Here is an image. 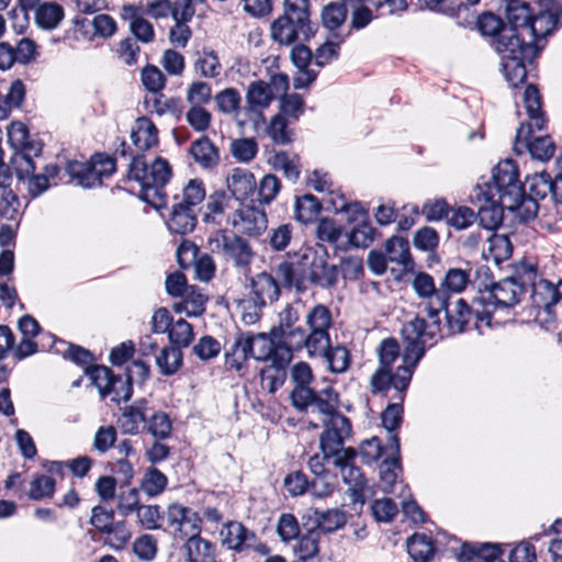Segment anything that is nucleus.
<instances>
[{
	"label": "nucleus",
	"instance_id": "1",
	"mask_svg": "<svg viewBox=\"0 0 562 562\" xmlns=\"http://www.w3.org/2000/svg\"><path fill=\"white\" fill-rule=\"evenodd\" d=\"M300 318V310L286 304L279 313V325L269 335L289 339L296 348H306L307 355H319L327 344L328 329L334 323L330 310L324 304L311 307L305 315L306 329L297 325Z\"/></svg>",
	"mask_w": 562,
	"mask_h": 562
},
{
	"label": "nucleus",
	"instance_id": "2",
	"mask_svg": "<svg viewBox=\"0 0 562 562\" xmlns=\"http://www.w3.org/2000/svg\"><path fill=\"white\" fill-rule=\"evenodd\" d=\"M414 291L419 297L427 299V318L416 316L414 319L405 323L402 327L403 339H418L429 346H434L441 338V321L439 314L446 306L449 295L439 288L437 289L434 278L426 272H418L412 282Z\"/></svg>",
	"mask_w": 562,
	"mask_h": 562
},
{
	"label": "nucleus",
	"instance_id": "3",
	"mask_svg": "<svg viewBox=\"0 0 562 562\" xmlns=\"http://www.w3.org/2000/svg\"><path fill=\"white\" fill-rule=\"evenodd\" d=\"M522 34L521 29L504 27L491 45L501 57L502 71L509 87L516 88L527 77L526 63H531L541 50Z\"/></svg>",
	"mask_w": 562,
	"mask_h": 562
},
{
	"label": "nucleus",
	"instance_id": "4",
	"mask_svg": "<svg viewBox=\"0 0 562 562\" xmlns=\"http://www.w3.org/2000/svg\"><path fill=\"white\" fill-rule=\"evenodd\" d=\"M405 347L402 353L403 363L397 367L393 373L391 368L379 366L371 375L370 386L372 393H382L393 387L397 392V398L403 402L405 392L412 380L417 363L425 355L426 348L430 347L425 341L418 339H403Z\"/></svg>",
	"mask_w": 562,
	"mask_h": 562
},
{
	"label": "nucleus",
	"instance_id": "5",
	"mask_svg": "<svg viewBox=\"0 0 562 562\" xmlns=\"http://www.w3.org/2000/svg\"><path fill=\"white\" fill-rule=\"evenodd\" d=\"M172 175L169 162L157 157L150 165L144 156H135L128 165V179L139 183V198L155 209L166 204L164 187Z\"/></svg>",
	"mask_w": 562,
	"mask_h": 562
},
{
	"label": "nucleus",
	"instance_id": "6",
	"mask_svg": "<svg viewBox=\"0 0 562 562\" xmlns=\"http://www.w3.org/2000/svg\"><path fill=\"white\" fill-rule=\"evenodd\" d=\"M308 7V0H284L283 14L271 24L272 38L282 45L308 41L315 32Z\"/></svg>",
	"mask_w": 562,
	"mask_h": 562
},
{
	"label": "nucleus",
	"instance_id": "7",
	"mask_svg": "<svg viewBox=\"0 0 562 562\" xmlns=\"http://www.w3.org/2000/svg\"><path fill=\"white\" fill-rule=\"evenodd\" d=\"M526 289L516 278H505L481 291L474 297L475 317L479 322L491 325V317L497 308H510L518 304Z\"/></svg>",
	"mask_w": 562,
	"mask_h": 562
},
{
	"label": "nucleus",
	"instance_id": "8",
	"mask_svg": "<svg viewBox=\"0 0 562 562\" xmlns=\"http://www.w3.org/2000/svg\"><path fill=\"white\" fill-rule=\"evenodd\" d=\"M207 248L211 252L223 256L225 260L232 261L235 267L243 270H248L255 257L250 244L245 238L223 229L210 234Z\"/></svg>",
	"mask_w": 562,
	"mask_h": 562
},
{
	"label": "nucleus",
	"instance_id": "9",
	"mask_svg": "<svg viewBox=\"0 0 562 562\" xmlns=\"http://www.w3.org/2000/svg\"><path fill=\"white\" fill-rule=\"evenodd\" d=\"M115 171V159L95 154L90 162L69 161L65 172L69 180H76L77 184L90 189L102 184V179L110 177Z\"/></svg>",
	"mask_w": 562,
	"mask_h": 562
},
{
	"label": "nucleus",
	"instance_id": "10",
	"mask_svg": "<svg viewBox=\"0 0 562 562\" xmlns=\"http://www.w3.org/2000/svg\"><path fill=\"white\" fill-rule=\"evenodd\" d=\"M493 182L503 205L512 211L520 206L525 189L518 180V169L514 160L506 159L493 169Z\"/></svg>",
	"mask_w": 562,
	"mask_h": 562
},
{
	"label": "nucleus",
	"instance_id": "11",
	"mask_svg": "<svg viewBox=\"0 0 562 562\" xmlns=\"http://www.w3.org/2000/svg\"><path fill=\"white\" fill-rule=\"evenodd\" d=\"M291 401L296 409L307 413H318L323 416L322 419H327L339 413L338 394L330 386L321 391H314L313 389L292 390Z\"/></svg>",
	"mask_w": 562,
	"mask_h": 562
},
{
	"label": "nucleus",
	"instance_id": "12",
	"mask_svg": "<svg viewBox=\"0 0 562 562\" xmlns=\"http://www.w3.org/2000/svg\"><path fill=\"white\" fill-rule=\"evenodd\" d=\"M352 8L350 27L359 31L373 20L372 9L376 16L403 12L407 8L406 0H344Z\"/></svg>",
	"mask_w": 562,
	"mask_h": 562
},
{
	"label": "nucleus",
	"instance_id": "13",
	"mask_svg": "<svg viewBox=\"0 0 562 562\" xmlns=\"http://www.w3.org/2000/svg\"><path fill=\"white\" fill-rule=\"evenodd\" d=\"M324 431L319 437V448L326 457H333V460L340 457L341 451H346L344 442L351 436L350 420L338 413L327 419H322Z\"/></svg>",
	"mask_w": 562,
	"mask_h": 562
},
{
	"label": "nucleus",
	"instance_id": "14",
	"mask_svg": "<svg viewBox=\"0 0 562 562\" xmlns=\"http://www.w3.org/2000/svg\"><path fill=\"white\" fill-rule=\"evenodd\" d=\"M311 251H305L295 260H283L273 267V272L281 280L284 289L294 288L297 292H304L310 285Z\"/></svg>",
	"mask_w": 562,
	"mask_h": 562
},
{
	"label": "nucleus",
	"instance_id": "15",
	"mask_svg": "<svg viewBox=\"0 0 562 562\" xmlns=\"http://www.w3.org/2000/svg\"><path fill=\"white\" fill-rule=\"evenodd\" d=\"M358 452L348 447L341 451L340 457L333 460L334 465L339 470L342 482L348 485L353 502H362L363 490L367 485L362 470L356 464Z\"/></svg>",
	"mask_w": 562,
	"mask_h": 562
},
{
	"label": "nucleus",
	"instance_id": "16",
	"mask_svg": "<svg viewBox=\"0 0 562 562\" xmlns=\"http://www.w3.org/2000/svg\"><path fill=\"white\" fill-rule=\"evenodd\" d=\"M390 457L380 464V479L381 488L386 494H396V488H400L398 496H405L407 486L402 482H397L398 474L402 472L400 461V438L397 435H392L391 443L389 445Z\"/></svg>",
	"mask_w": 562,
	"mask_h": 562
},
{
	"label": "nucleus",
	"instance_id": "17",
	"mask_svg": "<svg viewBox=\"0 0 562 562\" xmlns=\"http://www.w3.org/2000/svg\"><path fill=\"white\" fill-rule=\"evenodd\" d=\"M538 5L540 8L539 12L537 14L531 13L530 22L528 25H524L521 31L533 44L541 46L542 49L541 41L550 35L557 26L561 25V22L555 12H553V9L550 8L548 0H540Z\"/></svg>",
	"mask_w": 562,
	"mask_h": 562
},
{
	"label": "nucleus",
	"instance_id": "18",
	"mask_svg": "<svg viewBox=\"0 0 562 562\" xmlns=\"http://www.w3.org/2000/svg\"><path fill=\"white\" fill-rule=\"evenodd\" d=\"M233 227L240 234L258 237L268 227V217L263 210L255 205H241L232 215Z\"/></svg>",
	"mask_w": 562,
	"mask_h": 562
},
{
	"label": "nucleus",
	"instance_id": "19",
	"mask_svg": "<svg viewBox=\"0 0 562 562\" xmlns=\"http://www.w3.org/2000/svg\"><path fill=\"white\" fill-rule=\"evenodd\" d=\"M532 127L529 123H521L517 130L514 149L520 154L524 149H528L530 155L541 161L549 160L555 150L554 143L550 137H537L530 140Z\"/></svg>",
	"mask_w": 562,
	"mask_h": 562
},
{
	"label": "nucleus",
	"instance_id": "20",
	"mask_svg": "<svg viewBox=\"0 0 562 562\" xmlns=\"http://www.w3.org/2000/svg\"><path fill=\"white\" fill-rule=\"evenodd\" d=\"M168 527L178 533L183 539L191 532H200L201 518L192 509L179 504H171L168 506L166 513L161 515Z\"/></svg>",
	"mask_w": 562,
	"mask_h": 562
},
{
	"label": "nucleus",
	"instance_id": "21",
	"mask_svg": "<svg viewBox=\"0 0 562 562\" xmlns=\"http://www.w3.org/2000/svg\"><path fill=\"white\" fill-rule=\"evenodd\" d=\"M12 164L16 177L19 180L26 183V189L31 196L36 198L48 189L49 182L47 181V176L34 173L36 167L33 158L29 154L24 153L12 158Z\"/></svg>",
	"mask_w": 562,
	"mask_h": 562
},
{
	"label": "nucleus",
	"instance_id": "22",
	"mask_svg": "<svg viewBox=\"0 0 562 562\" xmlns=\"http://www.w3.org/2000/svg\"><path fill=\"white\" fill-rule=\"evenodd\" d=\"M282 288L281 280H279L273 272V268L270 272L262 271L248 279V293L252 295L255 300H259L267 305L279 300Z\"/></svg>",
	"mask_w": 562,
	"mask_h": 562
},
{
	"label": "nucleus",
	"instance_id": "23",
	"mask_svg": "<svg viewBox=\"0 0 562 562\" xmlns=\"http://www.w3.org/2000/svg\"><path fill=\"white\" fill-rule=\"evenodd\" d=\"M329 459H333V457H326L325 453L322 456L315 453L308 460V468L315 475V479L311 482V491L316 497H326L334 492L335 476L325 467V461Z\"/></svg>",
	"mask_w": 562,
	"mask_h": 562
},
{
	"label": "nucleus",
	"instance_id": "24",
	"mask_svg": "<svg viewBox=\"0 0 562 562\" xmlns=\"http://www.w3.org/2000/svg\"><path fill=\"white\" fill-rule=\"evenodd\" d=\"M338 276L337 266L328 263L324 257L311 251L310 284L330 290L337 285Z\"/></svg>",
	"mask_w": 562,
	"mask_h": 562
},
{
	"label": "nucleus",
	"instance_id": "25",
	"mask_svg": "<svg viewBox=\"0 0 562 562\" xmlns=\"http://www.w3.org/2000/svg\"><path fill=\"white\" fill-rule=\"evenodd\" d=\"M251 333L239 331L225 351V366L229 370L240 372L246 368L247 361L252 358L251 353Z\"/></svg>",
	"mask_w": 562,
	"mask_h": 562
},
{
	"label": "nucleus",
	"instance_id": "26",
	"mask_svg": "<svg viewBox=\"0 0 562 562\" xmlns=\"http://www.w3.org/2000/svg\"><path fill=\"white\" fill-rule=\"evenodd\" d=\"M221 537L223 544L238 552L252 548L257 540L256 533L239 521L226 522L221 530Z\"/></svg>",
	"mask_w": 562,
	"mask_h": 562
},
{
	"label": "nucleus",
	"instance_id": "27",
	"mask_svg": "<svg viewBox=\"0 0 562 562\" xmlns=\"http://www.w3.org/2000/svg\"><path fill=\"white\" fill-rule=\"evenodd\" d=\"M474 302L469 307L463 299H458L454 304L446 301V306L441 311L446 312V329L448 335H456L464 331L471 316L475 315Z\"/></svg>",
	"mask_w": 562,
	"mask_h": 562
},
{
	"label": "nucleus",
	"instance_id": "28",
	"mask_svg": "<svg viewBox=\"0 0 562 562\" xmlns=\"http://www.w3.org/2000/svg\"><path fill=\"white\" fill-rule=\"evenodd\" d=\"M557 292V285L549 282L548 280H539L532 284L531 302L536 308L543 310L548 316H554L555 310H559V297Z\"/></svg>",
	"mask_w": 562,
	"mask_h": 562
},
{
	"label": "nucleus",
	"instance_id": "29",
	"mask_svg": "<svg viewBox=\"0 0 562 562\" xmlns=\"http://www.w3.org/2000/svg\"><path fill=\"white\" fill-rule=\"evenodd\" d=\"M246 110L262 116V110L267 109L274 97L268 83L263 80L251 81L246 91Z\"/></svg>",
	"mask_w": 562,
	"mask_h": 562
},
{
	"label": "nucleus",
	"instance_id": "30",
	"mask_svg": "<svg viewBox=\"0 0 562 562\" xmlns=\"http://www.w3.org/2000/svg\"><path fill=\"white\" fill-rule=\"evenodd\" d=\"M30 134L25 124L21 122H13L8 128V138L10 144L15 148L13 158L21 154H29L38 156L42 151V147L37 143L29 140Z\"/></svg>",
	"mask_w": 562,
	"mask_h": 562
},
{
	"label": "nucleus",
	"instance_id": "31",
	"mask_svg": "<svg viewBox=\"0 0 562 562\" xmlns=\"http://www.w3.org/2000/svg\"><path fill=\"white\" fill-rule=\"evenodd\" d=\"M198 223L196 210L175 203L168 221L170 232L179 235L191 233Z\"/></svg>",
	"mask_w": 562,
	"mask_h": 562
},
{
	"label": "nucleus",
	"instance_id": "32",
	"mask_svg": "<svg viewBox=\"0 0 562 562\" xmlns=\"http://www.w3.org/2000/svg\"><path fill=\"white\" fill-rule=\"evenodd\" d=\"M131 138L137 149L147 150L158 144V130L150 119L142 116L135 121Z\"/></svg>",
	"mask_w": 562,
	"mask_h": 562
},
{
	"label": "nucleus",
	"instance_id": "33",
	"mask_svg": "<svg viewBox=\"0 0 562 562\" xmlns=\"http://www.w3.org/2000/svg\"><path fill=\"white\" fill-rule=\"evenodd\" d=\"M200 532H191L188 538L184 550L188 562H211L215 559V546L200 537Z\"/></svg>",
	"mask_w": 562,
	"mask_h": 562
},
{
	"label": "nucleus",
	"instance_id": "34",
	"mask_svg": "<svg viewBox=\"0 0 562 562\" xmlns=\"http://www.w3.org/2000/svg\"><path fill=\"white\" fill-rule=\"evenodd\" d=\"M311 358H323L327 362L330 371L335 373L345 372L350 366V352L341 345L331 346L330 336L328 335L327 344L319 355H308Z\"/></svg>",
	"mask_w": 562,
	"mask_h": 562
},
{
	"label": "nucleus",
	"instance_id": "35",
	"mask_svg": "<svg viewBox=\"0 0 562 562\" xmlns=\"http://www.w3.org/2000/svg\"><path fill=\"white\" fill-rule=\"evenodd\" d=\"M255 176L245 169L235 168L227 178V188L236 200H245L249 198L256 189Z\"/></svg>",
	"mask_w": 562,
	"mask_h": 562
},
{
	"label": "nucleus",
	"instance_id": "36",
	"mask_svg": "<svg viewBox=\"0 0 562 562\" xmlns=\"http://www.w3.org/2000/svg\"><path fill=\"white\" fill-rule=\"evenodd\" d=\"M482 194L484 202L479 206L475 213L476 220H479L482 227L487 231H493L503 222V210L507 207L499 201L495 202L487 193Z\"/></svg>",
	"mask_w": 562,
	"mask_h": 562
},
{
	"label": "nucleus",
	"instance_id": "37",
	"mask_svg": "<svg viewBox=\"0 0 562 562\" xmlns=\"http://www.w3.org/2000/svg\"><path fill=\"white\" fill-rule=\"evenodd\" d=\"M147 402L145 400L136 401L127 406L122 414V428L126 434L135 435L140 427L146 426Z\"/></svg>",
	"mask_w": 562,
	"mask_h": 562
},
{
	"label": "nucleus",
	"instance_id": "38",
	"mask_svg": "<svg viewBox=\"0 0 562 562\" xmlns=\"http://www.w3.org/2000/svg\"><path fill=\"white\" fill-rule=\"evenodd\" d=\"M524 103L529 116V124L537 130H542L546 125L544 113L541 110V97L533 85H528L524 92Z\"/></svg>",
	"mask_w": 562,
	"mask_h": 562
},
{
	"label": "nucleus",
	"instance_id": "39",
	"mask_svg": "<svg viewBox=\"0 0 562 562\" xmlns=\"http://www.w3.org/2000/svg\"><path fill=\"white\" fill-rule=\"evenodd\" d=\"M385 251L389 261L400 263L406 271L413 270L414 261L406 239L397 236L390 238L386 241Z\"/></svg>",
	"mask_w": 562,
	"mask_h": 562
},
{
	"label": "nucleus",
	"instance_id": "40",
	"mask_svg": "<svg viewBox=\"0 0 562 562\" xmlns=\"http://www.w3.org/2000/svg\"><path fill=\"white\" fill-rule=\"evenodd\" d=\"M162 93L150 94L145 98V108L149 113H156L159 116L171 114L180 116L182 112V102L180 98H169L162 100Z\"/></svg>",
	"mask_w": 562,
	"mask_h": 562
},
{
	"label": "nucleus",
	"instance_id": "41",
	"mask_svg": "<svg viewBox=\"0 0 562 562\" xmlns=\"http://www.w3.org/2000/svg\"><path fill=\"white\" fill-rule=\"evenodd\" d=\"M407 552L416 562H429L435 553L431 539L424 533H415L407 539Z\"/></svg>",
	"mask_w": 562,
	"mask_h": 562
},
{
	"label": "nucleus",
	"instance_id": "42",
	"mask_svg": "<svg viewBox=\"0 0 562 562\" xmlns=\"http://www.w3.org/2000/svg\"><path fill=\"white\" fill-rule=\"evenodd\" d=\"M315 520L317 522L316 528L313 530H318L319 535L322 532L330 533L346 525V515L342 510L334 508L327 510H318L314 512Z\"/></svg>",
	"mask_w": 562,
	"mask_h": 562
},
{
	"label": "nucleus",
	"instance_id": "43",
	"mask_svg": "<svg viewBox=\"0 0 562 562\" xmlns=\"http://www.w3.org/2000/svg\"><path fill=\"white\" fill-rule=\"evenodd\" d=\"M194 70L201 77L216 78L222 72V65L217 54L213 49L203 48L198 53V57L193 64Z\"/></svg>",
	"mask_w": 562,
	"mask_h": 562
},
{
	"label": "nucleus",
	"instance_id": "44",
	"mask_svg": "<svg viewBox=\"0 0 562 562\" xmlns=\"http://www.w3.org/2000/svg\"><path fill=\"white\" fill-rule=\"evenodd\" d=\"M122 16L130 19V29L135 37L144 43H150L154 40L153 25L142 16H138L135 7H124Z\"/></svg>",
	"mask_w": 562,
	"mask_h": 562
},
{
	"label": "nucleus",
	"instance_id": "45",
	"mask_svg": "<svg viewBox=\"0 0 562 562\" xmlns=\"http://www.w3.org/2000/svg\"><path fill=\"white\" fill-rule=\"evenodd\" d=\"M190 153L202 167H211L217 162V150L207 137H201L192 143Z\"/></svg>",
	"mask_w": 562,
	"mask_h": 562
},
{
	"label": "nucleus",
	"instance_id": "46",
	"mask_svg": "<svg viewBox=\"0 0 562 562\" xmlns=\"http://www.w3.org/2000/svg\"><path fill=\"white\" fill-rule=\"evenodd\" d=\"M156 364L162 375H172L182 366V351L173 346L165 347L156 357Z\"/></svg>",
	"mask_w": 562,
	"mask_h": 562
},
{
	"label": "nucleus",
	"instance_id": "47",
	"mask_svg": "<svg viewBox=\"0 0 562 562\" xmlns=\"http://www.w3.org/2000/svg\"><path fill=\"white\" fill-rule=\"evenodd\" d=\"M321 210L319 201L312 194H305L295 201V218L301 223H312L317 218Z\"/></svg>",
	"mask_w": 562,
	"mask_h": 562
},
{
	"label": "nucleus",
	"instance_id": "48",
	"mask_svg": "<svg viewBox=\"0 0 562 562\" xmlns=\"http://www.w3.org/2000/svg\"><path fill=\"white\" fill-rule=\"evenodd\" d=\"M506 18L507 27L522 29L531 20V10L527 2L520 0H507Z\"/></svg>",
	"mask_w": 562,
	"mask_h": 562
},
{
	"label": "nucleus",
	"instance_id": "49",
	"mask_svg": "<svg viewBox=\"0 0 562 562\" xmlns=\"http://www.w3.org/2000/svg\"><path fill=\"white\" fill-rule=\"evenodd\" d=\"M64 16L63 8L56 3H43L35 12V21L42 29H55Z\"/></svg>",
	"mask_w": 562,
	"mask_h": 562
},
{
	"label": "nucleus",
	"instance_id": "50",
	"mask_svg": "<svg viewBox=\"0 0 562 562\" xmlns=\"http://www.w3.org/2000/svg\"><path fill=\"white\" fill-rule=\"evenodd\" d=\"M462 557L468 560L473 558L482 559L483 562H488L494 559H501L502 549L497 544L480 543V544H468L462 546Z\"/></svg>",
	"mask_w": 562,
	"mask_h": 562
},
{
	"label": "nucleus",
	"instance_id": "51",
	"mask_svg": "<svg viewBox=\"0 0 562 562\" xmlns=\"http://www.w3.org/2000/svg\"><path fill=\"white\" fill-rule=\"evenodd\" d=\"M279 342H274L273 352L270 357V366L278 369L286 370L288 364L291 362L293 352L302 351L305 348H296L289 339H279Z\"/></svg>",
	"mask_w": 562,
	"mask_h": 562
},
{
	"label": "nucleus",
	"instance_id": "52",
	"mask_svg": "<svg viewBox=\"0 0 562 562\" xmlns=\"http://www.w3.org/2000/svg\"><path fill=\"white\" fill-rule=\"evenodd\" d=\"M347 5L348 4L345 1L328 3L322 12V19L325 27L330 31L339 29L346 21Z\"/></svg>",
	"mask_w": 562,
	"mask_h": 562
},
{
	"label": "nucleus",
	"instance_id": "53",
	"mask_svg": "<svg viewBox=\"0 0 562 562\" xmlns=\"http://www.w3.org/2000/svg\"><path fill=\"white\" fill-rule=\"evenodd\" d=\"M319 531L313 529L302 536L294 548L297 558L308 561L316 557L319 552Z\"/></svg>",
	"mask_w": 562,
	"mask_h": 562
},
{
	"label": "nucleus",
	"instance_id": "54",
	"mask_svg": "<svg viewBox=\"0 0 562 562\" xmlns=\"http://www.w3.org/2000/svg\"><path fill=\"white\" fill-rule=\"evenodd\" d=\"M469 282L470 273L468 270L452 268L446 272L440 288L446 294H448V292L460 293L467 288Z\"/></svg>",
	"mask_w": 562,
	"mask_h": 562
},
{
	"label": "nucleus",
	"instance_id": "55",
	"mask_svg": "<svg viewBox=\"0 0 562 562\" xmlns=\"http://www.w3.org/2000/svg\"><path fill=\"white\" fill-rule=\"evenodd\" d=\"M374 227L367 220H361L351 228L348 240L357 248H367L374 240Z\"/></svg>",
	"mask_w": 562,
	"mask_h": 562
},
{
	"label": "nucleus",
	"instance_id": "56",
	"mask_svg": "<svg viewBox=\"0 0 562 562\" xmlns=\"http://www.w3.org/2000/svg\"><path fill=\"white\" fill-rule=\"evenodd\" d=\"M193 336L194 334L191 324L183 318L175 322L168 333V337L172 346L180 350L182 347H188L191 344Z\"/></svg>",
	"mask_w": 562,
	"mask_h": 562
},
{
	"label": "nucleus",
	"instance_id": "57",
	"mask_svg": "<svg viewBox=\"0 0 562 562\" xmlns=\"http://www.w3.org/2000/svg\"><path fill=\"white\" fill-rule=\"evenodd\" d=\"M229 151L239 162H250L258 153V144L254 138H237L231 142Z\"/></svg>",
	"mask_w": 562,
	"mask_h": 562
},
{
	"label": "nucleus",
	"instance_id": "58",
	"mask_svg": "<svg viewBox=\"0 0 562 562\" xmlns=\"http://www.w3.org/2000/svg\"><path fill=\"white\" fill-rule=\"evenodd\" d=\"M525 186H527L529 194L533 199H544L549 193L552 194V179L548 172L527 177Z\"/></svg>",
	"mask_w": 562,
	"mask_h": 562
},
{
	"label": "nucleus",
	"instance_id": "59",
	"mask_svg": "<svg viewBox=\"0 0 562 562\" xmlns=\"http://www.w3.org/2000/svg\"><path fill=\"white\" fill-rule=\"evenodd\" d=\"M488 251L496 263H501L510 258L513 245L508 236L493 234L488 238Z\"/></svg>",
	"mask_w": 562,
	"mask_h": 562
},
{
	"label": "nucleus",
	"instance_id": "60",
	"mask_svg": "<svg viewBox=\"0 0 562 562\" xmlns=\"http://www.w3.org/2000/svg\"><path fill=\"white\" fill-rule=\"evenodd\" d=\"M205 188L202 180L191 179L182 190V198L178 202L184 206L196 210L198 205L205 199Z\"/></svg>",
	"mask_w": 562,
	"mask_h": 562
},
{
	"label": "nucleus",
	"instance_id": "61",
	"mask_svg": "<svg viewBox=\"0 0 562 562\" xmlns=\"http://www.w3.org/2000/svg\"><path fill=\"white\" fill-rule=\"evenodd\" d=\"M286 379V370L278 369L270 364L260 370L261 389L273 394L280 389Z\"/></svg>",
	"mask_w": 562,
	"mask_h": 562
},
{
	"label": "nucleus",
	"instance_id": "62",
	"mask_svg": "<svg viewBox=\"0 0 562 562\" xmlns=\"http://www.w3.org/2000/svg\"><path fill=\"white\" fill-rule=\"evenodd\" d=\"M214 101L220 112L233 114L238 112L241 98L235 88H226L215 94Z\"/></svg>",
	"mask_w": 562,
	"mask_h": 562
},
{
	"label": "nucleus",
	"instance_id": "63",
	"mask_svg": "<svg viewBox=\"0 0 562 562\" xmlns=\"http://www.w3.org/2000/svg\"><path fill=\"white\" fill-rule=\"evenodd\" d=\"M293 237V226L289 223L272 227L268 233V243L272 250L282 251L291 243Z\"/></svg>",
	"mask_w": 562,
	"mask_h": 562
},
{
	"label": "nucleus",
	"instance_id": "64",
	"mask_svg": "<svg viewBox=\"0 0 562 562\" xmlns=\"http://www.w3.org/2000/svg\"><path fill=\"white\" fill-rule=\"evenodd\" d=\"M274 338L266 333H251V355L257 361H268L273 352Z\"/></svg>",
	"mask_w": 562,
	"mask_h": 562
}]
</instances>
